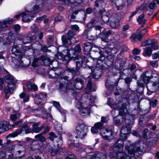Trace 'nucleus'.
<instances>
[{
  "label": "nucleus",
  "mask_w": 159,
  "mask_h": 159,
  "mask_svg": "<svg viewBox=\"0 0 159 159\" xmlns=\"http://www.w3.org/2000/svg\"><path fill=\"white\" fill-rule=\"evenodd\" d=\"M141 79L143 80V82L146 84L148 83L150 79H154L153 80H158V82H159V75L157 74H153L152 76L149 77L146 74H143L141 75Z\"/></svg>",
  "instance_id": "15"
},
{
  "label": "nucleus",
  "mask_w": 159,
  "mask_h": 159,
  "mask_svg": "<svg viewBox=\"0 0 159 159\" xmlns=\"http://www.w3.org/2000/svg\"><path fill=\"white\" fill-rule=\"evenodd\" d=\"M62 19V17L59 15L56 17L55 19V21H61Z\"/></svg>",
  "instance_id": "60"
},
{
  "label": "nucleus",
  "mask_w": 159,
  "mask_h": 159,
  "mask_svg": "<svg viewBox=\"0 0 159 159\" xmlns=\"http://www.w3.org/2000/svg\"><path fill=\"white\" fill-rule=\"evenodd\" d=\"M14 29L15 30L18 31L20 30V25L16 24L14 25Z\"/></svg>",
  "instance_id": "61"
},
{
  "label": "nucleus",
  "mask_w": 159,
  "mask_h": 159,
  "mask_svg": "<svg viewBox=\"0 0 159 159\" xmlns=\"http://www.w3.org/2000/svg\"><path fill=\"white\" fill-rule=\"evenodd\" d=\"M66 48L67 49L63 50L61 52L58 53V59L65 61L67 63L72 58L75 57L76 68L77 69H79L82 67V62L84 61V58L83 59L82 57L78 58L76 57L81 50L80 46L79 44L77 45L74 50L72 49L70 47H66Z\"/></svg>",
  "instance_id": "2"
},
{
  "label": "nucleus",
  "mask_w": 159,
  "mask_h": 159,
  "mask_svg": "<svg viewBox=\"0 0 159 159\" xmlns=\"http://www.w3.org/2000/svg\"><path fill=\"white\" fill-rule=\"evenodd\" d=\"M41 59L46 65L48 64L51 63V60L47 56H42L41 57Z\"/></svg>",
  "instance_id": "30"
},
{
  "label": "nucleus",
  "mask_w": 159,
  "mask_h": 159,
  "mask_svg": "<svg viewBox=\"0 0 159 159\" xmlns=\"http://www.w3.org/2000/svg\"><path fill=\"white\" fill-rule=\"evenodd\" d=\"M157 100L156 99L152 100L149 102L150 106L153 107H156L157 105Z\"/></svg>",
  "instance_id": "41"
},
{
  "label": "nucleus",
  "mask_w": 159,
  "mask_h": 159,
  "mask_svg": "<svg viewBox=\"0 0 159 159\" xmlns=\"http://www.w3.org/2000/svg\"><path fill=\"white\" fill-rule=\"evenodd\" d=\"M148 129H144L143 134V137L144 138H146L147 137V134L148 132Z\"/></svg>",
  "instance_id": "49"
},
{
  "label": "nucleus",
  "mask_w": 159,
  "mask_h": 159,
  "mask_svg": "<svg viewBox=\"0 0 159 159\" xmlns=\"http://www.w3.org/2000/svg\"><path fill=\"white\" fill-rule=\"evenodd\" d=\"M78 11H76L74 12L71 16V20L73 21L74 19L75 18V15L78 13Z\"/></svg>",
  "instance_id": "54"
},
{
  "label": "nucleus",
  "mask_w": 159,
  "mask_h": 159,
  "mask_svg": "<svg viewBox=\"0 0 159 159\" xmlns=\"http://www.w3.org/2000/svg\"><path fill=\"white\" fill-rule=\"evenodd\" d=\"M20 97L21 98L23 99L24 102H28L29 100V96L28 94H27L24 93H22L20 94Z\"/></svg>",
  "instance_id": "29"
},
{
  "label": "nucleus",
  "mask_w": 159,
  "mask_h": 159,
  "mask_svg": "<svg viewBox=\"0 0 159 159\" xmlns=\"http://www.w3.org/2000/svg\"><path fill=\"white\" fill-rule=\"evenodd\" d=\"M69 140L70 142V147L73 146L75 147H78L80 146L79 140L77 136L71 135L69 137Z\"/></svg>",
  "instance_id": "16"
},
{
  "label": "nucleus",
  "mask_w": 159,
  "mask_h": 159,
  "mask_svg": "<svg viewBox=\"0 0 159 159\" xmlns=\"http://www.w3.org/2000/svg\"><path fill=\"white\" fill-rule=\"evenodd\" d=\"M11 128V125L7 121H3L0 122V129L2 132H4Z\"/></svg>",
  "instance_id": "19"
},
{
  "label": "nucleus",
  "mask_w": 159,
  "mask_h": 159,
  "mask_svg": "<svg viewBox=\"0 0 159 159\" xmlns=\"http://www.w3.org/2000/svg\"><path fill=\"white\" fill-rule=\"evenodd\" d=\"M22 122V120H20L16 122H15L12 124V126L13 127H15L17 125L20 123H21Z\"/></svg>",
  "instance_id": "59"
},
{
  "label": "nucleus",
  "mask_w": 159,
  "mask_h": 159,
  "mask_svg": "<svg viewBox=\"0 0 159 159\" xmlns=\"http://www.w3.org/2000/svg\"><path fill=\"white\" fill-rule=\"evenodd\" d=\"M151 44L150 40L149 39H148L143 42L141 43V45L143 46H144L147 45L149 46Z\"/></svg>",
  "instance_id": "45"
},
{
  "label": "nucleus",
  "mask_w": 159,
  "mask_h": 159,
  "mask_svg": "<svg viewBox=\"0 0 159 159\" xmlns=\"http://www.w3.org/2000/svg\"><path fill=\"white\" fill-rule=\"evenodd\" d=\"M131 128L129 126H123L120 131V136L123 138L122 139H118L112 147L114 152L113 153H111V159H133L134 153L136 151H141L143 150L145 145L143 141H140L135 144L130 145L126 146L125 150H127L129 154H127L123 151V149L124 142L123 139L127 138L126 135L130 133Z\"/></svg>",
  "instance_id": "1"
},
{
  "label": "nucleus",
  "mask_w": 159,
  "mask_h": 159,
  "mask_svg": "<svg viewBox=\"0 0 159 159\" xmlns=\"http://www.w3.org/2000/svg\"><path fill=\"white\" fill-rule=\"evenodd\" d=\"M49 134H50V136L49 137V138L51 140L53 141L54 138H56L55 135V134L54 133H53V132L50 133H49Z\"/></svg>",
  "instance_id": "53"
},
{
  "label": "nucleus",
  "mask_w": 159,
  "mask_h": 159,
  "mask_svg": "<svg viewBox=\"0 0 159 159\" xmlns=\"http://www.w3.org/2000/svg\"><path fill=\"white\" fill-rule=\"evenodd\" d=\"M93 48L92 46V44L90 43L87 42L84 43V50L88 52H89Z\"/></svg>",
  "instance_id": "27"
},
{
  "label": "nucleus",
  "mask_w": 159,
  "mask_h": 159,
  "mask_svg": "<svg viewBox=\"0 0 159 159\" xmlns=\"http://www.w3.org/2000/svg\"><path fill=\"white\" fill-rule=\"evenodd\" d=\"M130 39L131 41L133 42H135L137 39L136 35L135 34H133L131 36Z\"/></svg>",
  "instance_id": "46"
},
{
  "label": "nucleus",
  "mask_w": 159,
  "mask_h": 159,
  "mask_svg": "<svg viewBox=\"0 0 159 159\" xmlns=\"http://www.w3.org/2000/svg\"><path fill=\"white\" fill-rule=\"evenodd\" d=\"M14 41L13 39L11 36H9L4 42V44L6 45H10Z\"/></svg>",
  "instance_id": "35"
},
{
  "label": "nucleus",
  "mask_w": 159,
  "mask_h": 159,
  "mask_svg": "<svg viewBox=\"0 0 159 159\" xmlns=\"http://www.w3.org/2000/svg\"><path fill=\"white\" fill-rule=\"evenodd\" d=\"M140 51L137 48H135L133 50V53L134 54L138 55L140 53Z\"/></svg>",
  "instance_id": "52"
},
{
  "label": "nucleus",
  "mask_w": 159,
  "mask_h": 159,
  "mask_svg": "<svg viewBox=\"0 0 159 159\" xmlns=\"http://www.w3.org/2000/svg\"><path fill=\"white\" fill-rule=\"evenodd\" d=\"M57 147L59 148L60 147L62 144V138L61 136L59 137V139L58 140H57Z\"/></svg>",
  "instance_id": "42"
},
{
  "label": "nucleus",
  "mask_w": 159,
  "mask_h": 159,
  "mask_svg": "<svg viewBox=\"0 0 159 159\" xmlns=\"http://www.w3.org/2000/svg\"><path fill=\"white\" fill-rule=\"evenodd\" d=\"M100 134L103 139L109 141L113 139L114 138L113 131L109 129L105 128L101 129Z\"/></svg>",
  "instance_id": "11"
},
{
  "label": "nucleus",
  "mask_w": 159,
  "mask_h": 159,
  "mask_svg": "<svg viewBox=\"0 0 159 159\" xmlns=\"http://www.w3.org/2000/svg\"><path fill=\"white\" fill-rule=\"evenodd\" d=\"M94 102V98L90 94L86 93L82 95L80 101L76 104L81 116H84L89 115L91 107L93 105Z\"/></svg>",
  "instance_id": "3"
},
{
  "label": "nucleus",
  "mask_w": 159,
  "mask_h": 159,
  "mask_svg": "<svg viewBox=\"0 0 159 159\" xmlns=\"http://www.w3.org/2000/svg\"><path fill=\"white\" fill-rule=\"evenodd\" d=\"M102 124L100 122L96 123L94 126L91 128V131L93 133H96L98 132L99 129L100 130V132L101 129H103L102 128Z\"/></svg>",
  "instance_id": "22"
},
{
  "label": "nucleus",
  "mask_w": 159,
  "mask_h": 159,
  "mask_svg": "<svg viewBox=\"0 0 159 159\" xmlns=\"http://www.w3.org/2000/svg\"><path fill=\"white\" fill-rule=\"evenodd\" d=\"M144 14H142L139 16L137 19V21L140 24H144L146 20L144 18Z\"/></svg>",
  "instance_id": "34"
},
{
  "label": "nucleus",
  "mask_w": 159,
  "mask_h": 159,
  "mask_svg": "<svg viewBox=\"0 0 159 159\" xmlns=\"http://www.w3.org/2000/svg\"><path fill=\"white\" fill-rule=\"evenodd\" d=\"M122 109H120L119 111V114L120 116H122L123 118H125V123L128 125H131L133 124V120H130V118L131 116L129 113H128V111L127 109L125 110L124 113L122 112Z\"/></svg>",
  "instance_id": "12"
},
{
  "label": "nucleus",
  "mask_w": 159,
  "mask_h": 159,
  "mask_svg": "<svg viewBox=\"0 0 159 159\" xmlns=\"http://www.w3.org/2000/svg\"><path fill=\"white\" fill-rule=\"evenodd\" d=\"M71 27L72 30H78L79 29V26L77 25H72Z\"/></svg>",
  "instance_id": "56"
},
{
  "label": "nucleus",
  "mask_w": 159,
  "mask_h": 159,
  "mask_svg": "<svg viewBox=\"0 0 159 159\" xmlns=\"http://www.w3.org/2000/svg\"><path fill=\"white\" fill-rule=\"evenodd\" d=\"M38 88L37 85L35 84H32L30 82L27 83L24 86L23 89L25 91H28L33 90L34 91H37Z\"/></svg>",
  "instance_id": "17"
},
{
  "label": "nucleus",
  "mask_w": 159,
  "mask_h": 159,
  "mask_svg": "<svg viewBox=\"0 0 159 159\" xmlns=\"http://www.w3.org/2000/svg\"><path fill=\"white\" fill-rule=\"evenodd\" d=\"M155 6V2H151L150 3L149 6V8L151 9H153Z\"/></svg>",
  "instance_id": "57"
},
{
  "label": "nucleus",
  "mask_w": 159,
  "mask_h": 159,
  "mask_svg": "<svg viewBox=\"0 0 159 159\" xmlns=\"http://www.w3.org/2000/svg\"><path fill=\"white\" fill-rule=\"evenodd\" d=\"M152 85L151 88L149 86H147L148 90L147 94L148 95H150L152 92H155L158 89H159V82L157 83L156 82H155L152 84Z\"/></svg>",
  "instance_id": "18"
},
{
  "label": "nucleus",
  "mask_w": 159,
  "mask_h": 159,
  "mask_svg": "<svg viewBox=\"0 0 159 159\" xmlns=\"http://www.w3.org/2000/svg\"><path fill=\"white\" fill-rule=\"evenodd\" d=\"M39 111H42L43 115H44V116L43 117L44 118L49 120H51L52 118V116L50 113H47V111L43 107H42L39 108Z\"/></svg>",
  "instance_id": "23"
},
{
  "label": "nucleus",
  "mask_w": 159,
  "mask_h": 159,
  "mask_svg": "<svg viewBox=\"0 0 159 159\" xmlns=\"http://www.w3.org/2000/svg\"><path fill=\"white\" fill-rule=\"evenodd\" d=\"M5 80L8 84L7 88H6L5 89L6 93L5 97L7 98H8V97L7 96V94L11 92L15 89L16 81L13 76L10 75H8L5 77Z\"/></svg>",
  "instance_id": "6"
},
{
  "label": "nucleus",
  "mask_w": 159,
  "mask_h": 159,
  "mask_svg": "<svg viewBox=\"0 0 159 159\" xmlns=\"http://www.w3.org/2000/svg\"><path fill=\"white\" fill-rule=\"evenodd\" d=\"M119 117V116H117L114 119V121L116 124H119L120 123V120Z\"/></svg>",
  "instance_id": "51"
},
{
  "label": "nucleus",
  "mask_w": 159,
  "mask_h": 159,
  "mask_svg": "<svg viewBox=\"0 0 159 159\" xmlns=\"http://www.w3.org/2000/svg\"><path fill=\"white\" fill-rule=\"evenodd\" d=\"M116 107L112 111V114L113 116H115V113L116 111H117V113H119V114H119V111L121 109H122V113H124L125 110L126 109H127V107L128 106H126L125 104H123L122 102H120L116 104Z\"/></svg>",
  "instance_id": "14"
},
{
  "label": "nucleus",
  "mask_w": 159,
  "mask_h": 159,
  "mask_svg": "<svg viewBox=\"0 0 159 159\" xmlns=\"http://www.w3.org/2000/svg\"><path fill=\"white\" fill-rule=\"evenodd\" d=\"M150 64L153 67H157L158 66V62L157 61H151L150 62Z\"/></svg>",
  "instance_id": "44"
},
{
  "label": "nucleus",
  "mask_w": 159,
  "mask_h": 159,
  "mask_svg": "<svg viewBox=\"0 0 159 159\" xmlns=\"http://www.w3.org/2000/svg\"><path fill=\"white\" fill-rule=\"evenodd\" d=\"M159 57V52L152 54V58L153 59H156Z\"/></svg>",
  "instance_id": "50"
},
{
  "label": "nucleus",
  "mask_w": 159,
  "mask_h": 159,
  "mask_svg": "<svg viewBox=\"0 0 159 159\" xmlns=\"http://www.w3.org/2000/svg\"><path fill=\"white\" fill-rule=\"evenodd\" d=\"M39 60V58H35L34 59L32 64V66L33 67H36L38 66V61Z\"/></svg>",
  "instance_id": "43"
},
{
  "label": "nucleus",
  "mask_w": 159,
  "mask_h": 159,
  "mask_svg": "<svg viewBox=\"0 0 159 159\" xmlns=\"http://www.w3.org/2000/svg\"><path fill=\"white\" fill-rule=\"evenodd\" d=\"M16 158H21L24 155V151H19L16 152Z\"/></svg>",
  "instance_id": "40"
},
{
  "label": "nucleus",
  "mask_w": 159,
  "mask_h": 159,
  "mask_svg": "<svg viewBox=\"0 0 159 159\" xmlns=\"http://www.w3.org/2000/svg\"><path fill=\"white\" fill-rule=\"evenodd\" d=\"M39 123H37L33 125V131L36 133H37L40 131L44 128L43 126H41L40 127H38L37 126L39 125Z\"/></svg>",
  "instance_id": "24"
},
{
  "label": "nucleus",
  "mask_w": 159,
  "mask_h": 159,
  "mask_svg": "<svg viewBox=\"0 0 159 159\" xmlns=\"http://www.w3.org/2000/svg\"><path fill=\"white\" fill-rule=\"evenodd\" d=\"M143 80L141 79L139 80L137 82L138 85L140 87H143Z\"/></svg>",
  "instance_id": "48"
},
{
  "label": "nucleus",
  "mask_w": 159,
  "mask_h": 159,
  "mask_svg": "<svg viewBox=\"0 0 159 159\" xmlns=\"http://www.w3.org/2000/svg\"><path fill=\"white\" fill-rule=\"evenodd\" d=\"M150 40V43L151 44L150 45L152 48L153 45L158 43V41L156 39H149Z\"/></svg>",
  "instance_id": "47"
},
{
  "label": "nucleus",
  "mask_w": 159,
  "mask_h": 159,
  "mask_svg": "<svg viewBox=\"0 0 159 159\" xmlns=\"http://www.w3.org/2000/svg\"><path fill=\"white\" fill-rule=\"evenodd\" d=\"M6 157V154L4 152H0V159Z\"/></svg>",
  "instance_id": "58"
},
{
  "label": "nucleus",
  "mask_w": 159,
  "mask_h": 159,
  "mask_svg": "<svg viewBox=\"0 0 159 159\" xmlns=\"http://www.w3.org/2000/svg\"><path fill=\"white\" fill-rule=\"evenodd\" d=\"M35 138L37 139V141H39L41 142H44L46 139L42 135V134H38L35 136Z\"/></svg>",
  "instance_id": "33"
},
{
  "label": "nucleus",
  "mask_w": 159,
  "mask_h": 159,
  "mask_svg": "<svg viewBox=\"0 0 159 159\" xmlns=\"http://www.w3.org/2000/svg\"><path fill=\"white\" fill-rule=\"evenodd\" d=\"M46 96L42 93L36 95L34 98V102L38 105H43L46 102Z\"/></svg>",
  "instance_id": "13"
},
{
  "label": "nucleus",
  "mask_w": 159,
  "mask_h": 159,
  "mask_svg": "<svg viewBox=\"0 0 159 159\" xmlns=\"http://www.w3.org/2000/svg\"><path fill=\"white\" fill-rule=\"evenodd\" d=\"M20 114L19 113L15 114H11L10 115V119L13 121H15L20 117Z\"/></svg>",
  "instance_id": "32"
},
{
  "label": "nucleus",
  "mask_w": 159,
  "mask_h": 159,
  "mask_svg": "<svg viewBox=\"0 0 159 159\" xmlns=\"http://www.w3.org/2000/svg\"><path fill=\"white\" fill-rule=\"evenodd\" d=\"M102 18L103 21L105 23L110 21V25L112 28L115 29L118 26L119 17L116 14H113L110 18L107 15H103L102 16Z\"/></svg>",
  "instance_id": "7"
},
{
  "label": "nucleus",
  "mask_w": 159,
  "mask_h": 159,
  "mask_svg": "<svg viewBox=\"0 0 159 159\" xmlns=\"http://www.w3.org/2000/svg\"><path fill=\"white\" fill-rule=\"evenodd\" d=\"M108 120V118L107 117H102L101 118V121L103 123L107 122Z\"/></svg>",
  "instance_id": "55"
},
{
  "label": "nucleus",
  "mask_w": 159,
  "mask_h": 159,
  "mask_svg": "<svg viewBox=\"0 0 159 159\" xmlns=\"http://www.w3.org/2000/svg\"><path fill=\"white\" fill-rule=\"evenodd\" d=\"M129 28V26L128 25H126L124 26L122 28V30L123 31H125L128 30Z\"/></svg>",
  "instance_id": "63"
},
{
  "label": "nucleus",
  "mask_w": 159,
  "mask_h": 159,
  "mask_svg": "<svg viewBox=\"0 0 159 159\" xmlns=\"http://www.w3.org/2000/svg\"><path fill=\"white\" fill-rule=\"evenodd\" d=\"M76 131V134L79 137L82 139L87 135L88 128L84 124H81L77 126Z\"/></svg>",
  "instance_id": "9"
},
{
  "label": "nucleus",
  "mask_w": 159,
  "mask_h": 159,
  "mask_svg": "<svg viewBox=\"0 0 159 159\" xmlns=\"http://www.w3.org/2000/svg\"><path fill=\"white\" fill-rule=\"evenodd\" d=\"M31 14H30L29 12L26 11L23 13V16L22 17V19L23 21L25 22H27L30 21L32 19V17H34L35 16L34 15L32 16Z\"/></svg>",
  "instance_id": "21"
},
{
  "label": "nucleus",
  "mask_w": 159,
  "mask_h": 159,
  "mask_svg": "<svg viewBox=\"0 0 159 159\" xmlns=\"http://www.w3.org/2000/svg\"><path fill=\"white\" fill-rule=\"evenodd\" d=\"M53 104L54 107L59 110L61 113L64 114L66 112V111L65 110H64L62 108L60 107V104L58 102L56 101H54L53 102Z\"/></svg>",
  "instance_id": "26"
},
{
  "label": "nucleus",
  "mask_w": 159,
  "mask_h": 159,
  "mask_svg": "<svg viewBox=\"0 0 159 159\" xmlns=\"http://www.w3.org/2000/svg\"><path fill=\"white\" fill-rule=\"evenodd\" d=\"M146 6L147 4H146L144 3L140 6V8L141 10H144L145 9Z\"/></svg>",
  "instance_id": "64"
},
{
  "label": "nucleus",
  "mask_w": 159,
  "mask_h": 159,
  "mask_svg": "<svg viewBox=\"0 0 159 159\" xmlns=\"http://www.w3.org/2000/svg\"><path fill=\"white\" fill-rule=\"evenodd\" d=\"M92 86V83L90 80H89L88 82V84L86 87V90H87L88 92L90 91H94L95 89L93 90L91 88Z\"/></svg>",
  "instance_id": "38"
},
{
  "label": "nucleus",
  "mask_w": 159,
  "mask_h": 159,
  "mask_svg": "<svg viewBox=\"0 0 159 159\" xmlns=\"http://www.w3.org/2000/svg\"><path fill=\"white\" fill-rule=\"evenodd\" d=\"M152 54V50L151 48L146 47L144 50L143 55L144 56H150Z\"/></svg>",
  "instance_id": "28"
},
{
  "label": "nucleus",
  "mask_w": 159,
  "mask_h": 159,
  "mask_svg": "<svg viewBox=\"0 0 159 159\" xmlns=\"http://www.w3.org/2000/svg\"><path fill=\"white\" fill-rule=\"evenodd\" d=\"M111 34V32L109 30L106 32L104 31L102 36L101 37L102 40L104 42H107L108 41L107 38L108 36L110 35Z\"/></svg>",
  "instance_id": "25"
},
{
  "label": "nucleus",
  "mask_w": 159,
  "mask_h": 159,
  "mask_svg": "<svg viewBox=\"0 0 159 159\" xmlns=\"http://www.w3.org/2000/svg\"><path fill=\"white\" fill-rule=\"evenodd\" d=\"M39 7L38 6L36 5L34 7H33V10L31 11V12L33 11L35 12H37L39 11Z\"/></svg>",
  "instance_id": "62"
},
{
  "label": "nucleus",
  "mask_w": 159,
  "mask_h": 159,
  "mask_svg": "<svg viewBox=\"0 0 159 159\" xmlns=\"http://www.w3.org/2000/svg\"><path fill=\"white\" fill-rule=\"evenodd\" d=\"M75 34V32L72 31H69L67 33L68 37L66 39V36H63L61 39L64 45L66 44L71 45L72 43H76L75 39L73 37Z\"/></svg>",
  "instance_id": "10"
},
{
  "label": "nucleus",
  "mask_w": 159,
  "mask_h": 159,
  "mask_svg": "<svg viewBox=\"0 0 159 159\" xmlns=\"http://www.w3.org/2000/svg\"><path fill=\"white\" fill-rule=\"evenodd\" d=\"M98 50H100L99 53L100 54V57L98 59L97 58H94V64L93 66H91L90 68L92 73V77L95 79H99L101 76L100 74L99 73V72H100V71L98 70L102 67V60L104 59H101L103 57L102 56V51L99 48Z\"/></svg>",
  "instance_id": "5"
},
{
  "label": "nucleus",
  "mask_w": 159,
  "mask_h": 159,
  "mask_svg": "<svg viewBox=\"0 0 159 159\" xmlns=\"http://www.w3.org/2000/svg\"><path fill=\"white\" fill-rule=\"evenodd\" d=\"M21 129L23 131L25 130L26 133H28L31 132V130L30 129L27 124H23L21 125Z\"/></svg>",
  "instance_id": "31"
},
{
  "label": "nucleus",
  "mask_w": 159,
  "mask_h": 159,
  "mask_svg": "<svg viewBox=\"0 0 159 159\" xmlns=\"http://www.w3.org/2000/svg\"><path fill=\"white\" fill-rule=\"evenodd\" d=\"M93 26V23L91 22L89 23L86 26L87 29L85 31L87 34L88 38L91 40H94L97 38V37L99 36V34L101 33V27L99 26H96L95 27V30L96 31V35L93 36L90 35L89 32L90 31V29Z\"/></svg>",
  "instance_id": "8"
},
{
  "label": "nucleus",
  "mask_w": 159,
  "mask_h": 159,
  "mask_svg": "<svg viewBox=\"0 0 159 159\" xmlns=\"http://www.w3.org/2000/svg\"><path fill=\"white\" fill-rule=\"evenodd\" d=\"M18 48L17 46L16 45H15L14 47H13L12 49V52L13 53L16 55H17L18 53L19 54V55H20V51L18 49Z\"/></svg>",
  "instance_id": "36"
},
{
  "label": "nucleus",
  "mask_w": 159,
  "mask_h": 159,
  "mask_svg": "<svg viewBox=\"0 0 159 159\" xmlns=\"http://www.w3.org/2000/svg\"><path fill=\"white\" fill-rule=\"evenodd\" d=\"M13 21L12 19L10 18L0 21V28L4 29L7 27L9 25L12 23Z\"/></svg>",
  "instance_id": "20"
},
{
  "label": "nucleus",
  "mask_w": 159,
  "mask_h": 159,
  "mask_svg": "<svg viewBox=\"0 0 159 159\" xmlns=\"http://www.w3.org/2000/svg\"><path fill=\"white\" fill-rule=\"evenodd\" d=\"M83 86V81L80 78H77L75 80L68 82L67 77L61 78L60 80L59 89L61 91H66L67 90H70L71 92H73L75 88L78 90L81 89Z\"/></svg>",
  "instance_id": "4"
},
{
  "label": "nucleus",
  "mask_w": 159,
  "mask_h": 159,
  "mask_svg": "<svg viewBox=\"0 0 159 159\" xmlns=\"http://www.w3.org/2000/svg\"><path fill=\"white\" fill-rule=\"evenodd\" d=\"M33 39L31 38L30 37H25L23 39V42L25 44L30 43L31 41Z\"/></svg>",
  "instance_id": "39"
},
{
  "label": "nucleus",
  "mask_w": 159,
  "mask_h": 159,
  "mask_svg": "<svg viewBox=\"0 0 159 159\" xmlns=\"http://www.w3.org/2000/svg\"><path fill=\"white\" fill-rule=\"evenodd\" d=\"M22 131V129H19L16 132L11 133L10 134V136L12 137H15L17 136L19 134L21 133Z\"/></svg>",
  "instance_id": "37"
}]
</instances>
